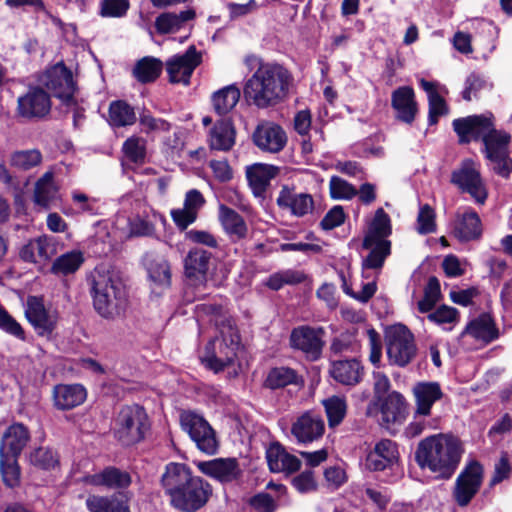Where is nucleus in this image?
Wrapping results in <instances>:
<instances>
[{"mask_svg":"<svg viewBox=\"0 0 512 512\" xmlns=\"http://www.w3.org/2000/svg\"><path fill=\"white\" fill-rule=\"evenodd\" d=\"M25 317L42 336L50 334L56 325V317L45 308L43 300L36 296L27 298Z\"/></svg>","mask_w":512,"mask_h":512,"instance_id":"18","label":"nucleus"},{"mask_svg":"<svg viewBox=\"0 0 512 512\" xmlns=\"http://www.w3.org/2000/svg\"><path fill=\"white\" fill-rule=\"evenodd\" d=\"M41 82L53 96L62 99L66 104L73 100L75 91L73 76L62 62L49 68Z\"/></svg>","mask_w":512,"mask_h":512,"instance_id":"14","label":"nucleus"},{"mask_svg":"<svg viewBox=\"0 0 512 512\" xmlns=\"http://www.w3.org/2000/svg\"><path fill=\"white\" fill-rule=\"evenodd\" d=\"M171 217L180 230H186L189 225L196 221L197 214L183 206V208L171 210Z\"/></svg>","mask_w":512,"mask_h":512,"instance_id":"62","label":"nucleus"},{"mask_svg":"<svg viewBox=\"0 0 512 512\" xmlns=\"http://www.w3.org/2000/svg\"><path fill=\"white\" fill-rule=\"evenodd\" d=\"M463 453V445L457 437L441 433L420 441L415 458L421 468L449 479L458 468Z\"/></svg>","mask_w":512,"mask_h":512,"instance_id":"4","label":"nucleus"},{"mask_svg":"<svg viewBox=\"0 0 512 512\" xmlns=\"http://www.w3.org/2000/svg\"><path fill=\"white\" fill-rule=\"evenodd\" d=\"M386 350L391 365L407 366L417 354L413 334L404 325L392 326L386 333Z\"/></svg>","mask_w":512,"mask_h":512,"instance_id":"10","label":"nucleus"},{"mask_svg":"<svg viewBox=\"0 0 512 512\" xmlns=\"http://www.w3.org/2000/svg\"><path fill=\"white\" fill-rule=\"evenodd\" d=\"M345 221V213L341 206H334L330 209L324 218L320 222V226L324 230H332L340 225H342Z\"/></svg>","mask_w":512,"mask_h":512,"instance_id":"63","label":"nucleus"},{"mask_svg":"<svg viewBox=\"0 0 512 512\" xmlns=\"http://www.w3.org/2000/svg\"><path fill=\"white\" fill-rule=\"evenodd\" d=\"M49 95L41 88H30L18 98V113L22 117H43L50 111Z\"/></svg>","mask_w":512,"mask_h":512,"instance_id":"20","label":"nucleus"},{"mask_svg":"<svg viewBox=\"0 0 512 512\" xmlns=\"http://www.w3.org/2000/svg\"><path fill=\"white\" fill-rule=\"evenodd\" d=\"M11 165L21 169L29 170L38 166L42 161V155L37 149L20 150L11 155Z\"/></svg>","mask_w":512,"mask_h":512,"instance_id":"51","label":"nucleus"},{"mask_svg":"<svg viewBox=\"0 0 512 512\" xmlns=\"http://www.w3.org/2000/svg\"><path fill=\"white\" fill-rule=\"evenodd\" d=\"M287 135L284 129L271 121H261L252 134V141L261 151L279 153L287 144Z\"/></svg>","mask_w":512,"mask_h":512,"instance_id":"15","label":"nucleus"},{"mask_svg":"<svg viewBox=\"0 0 512 512\" xmlns=\"http://www.w3.org/2000/svg\"><path fill=\"white\" fill-rule=\"evenodd\" d=\"M324 329L301 325L292 329L289 344L293 350L301 352L309 361L320 359L324 347Z\"/></svg>","mask_w":512,"mask_h":512,"instance_id":"12","label":"nucleus"},{"mask_svg":"<svg viewBox=\"0 0 512 512\" xmlns=\"http://www.w3.org/2000/svg\"><path fill=\"white\" fill-rule=\"evenodd\" d=\"M208 147L214 151L228 152L236 142V130L228 119H220L213 123L206 132Z\"/></svg>","mask_w":512,"mask_h":512,"instance_id":"21","label":"nucleus"},{"mask_svg":"<svg viewBox=\"0 0 512 512\" xmlns=\"http://www.w3.org/2000/svg\"><path fill=\"white\" fill-rule=\"evenodd\" d=\"M185 239L209 248L218 247L217 238L212 233L205 230L191 229L185 233Z\"/></svg>","mask_w":512,"mask_h":512,"instance_id":"61","label":"nucleus"},{"mask_svg":"<svg viewBox=\"0 0 512 512\" xmlns=\"http://www.w3.org/2000/svg\"><path fill=\"white\" fill-rule=\"evenodd\" d=\"M209 167L219 182H228L233 177L232 168L226 160H211Z\"/></svg>","mask_w":512,"mask_h":512,"instance_id":"64","label":"nucleus"},{"mask_svg":"<svg viewBox=\"0 0 512 512\" xmlns=\"http://www.w3.org/2000/svg\"><path fill=\"white\" fill-rule=\"evenodd\" d=\"M417 232L422 235L430 234L436 231L435 212L433 208L425 204L420 207L417 216Z\"/></svg>","mask_w":512,"mask_h":512,"instance_id":"56","label":"nucleus"},{"mask_svg":"<svg viewBox=\"0 0 512 512\" xmlns=\"http://www.w3.org/2000/svg\"><path fill=\"white\" fill-rule=\"evenodd\" d=\"M325 423L319 414L306 412L292 424L291 434L298 443L309 444L322 438Z\"/></svg>","mask_w":512,"mask_h":512,"instance_id":"16","label":"nucleus"},{"mask_svg":"<svg viewBox=\"0 0 512 512\" xmlns=\"http://www.w3.org/2000/svg\"><path fill=\"white\" fill-rule=\"evenodd\" d=\"M391 104L397 112V118L405 123H412L417 113L414 90L409 86L397 88L392 93Z\"/></svg>","mask_w":512,"mask_h":512,"instance_id":"27","label":"nucleus"},{"mask_svg":"<svg viewBox=\"0 0 512 512\" xmlns=\"http://www.w3.org/2000/svg\"><path fill=\"white\" fill-rule=\"evenodd\" d=\"M292 485L300 493H309L317 489V482L311 470L301 472L292 480Z\"/></svg>","mask_w":512,"mask_h":512,"instance_id":"59","label":"nucleus"},{"mask_svg":"<svg viewBox=\"0 0 512 512\" xmlns=\"http://www.w3.org/2000/svg\"><path fill=\"white\" fill-rule=\"evenodd\" d=\"M90 512H130L128 501L120 495H91L86 500Z\"/></svg>","mask_w":512,"mask_h":512,"instance_id":"36","label":"nucleus"},{"mask_svg":"<svg viewBox=\"0 0 512 512\" xmlns=\"http://www.w3.org/2000/svg\"><path fill=\"white\" fill-rule=\"evenodd\" d=\"M406 408L405 398L398 392H392L386 396L382 405L381 413L386 423L401 421Z\"/></svg>","mask_w":512,"mask_h":512,"instance_id":"44","label":"nucleus"},{"mask_svg":"<svg viewBox=\"0 0 512 512\" xmlns=\"http://www.w3.org/2000/svg\"><path fill=\"white\" fill-rule=\"evenodd\" d=\"M466 331L472 337L485 342H491L498 338V330L492 318L487 314H483L473 320L467 326Z\"/></svg>","mask_w":512,"mask_h":512,"instance_id":"45","label":"nucleus"},{"mask_svg":"<svg viewBox=\"0 0 512 512\" xmlns=\"http://www.w3.org/2000/svg\"><path fill=\"white\" fill-rule=\"evenodd\" d=\"M330 195L333 199H352L357 195V189L346 180L332 176L329 181Z\"/></svg>","mask_w":512,"mask_h":512,"instance_id":"55","label":"nucleus"},{"mask_svg":"<svg viewBox=\"0 0 512 512\" xmlns=\"http://www.w3.org/2000/svg\"><path fill=\"white\" fill-rule=\"evenodd\" d=\"M330 376L338 383L347 386H355L363 378L364 367L356 358L331 361Z\"/></svg>","mask_w":512,"mask_h":512,"instance_id":"22","label":"nucleus"},{"mask_svg":"<svg viewBox=\"0 0 512 512\" xmlns=\"http://www.w3.org/2000/svg\"><path fill=\"white\" fill-rule=\"evenodd\" d=\"M429 102V124L435 125L438 122V118L448 113V107L445 100L440 94L432 95L428 98Z\"/></svg>","mask_w":512,"mask_h":512,"instance_id":"60","label":"nucleus"},{"mask_svg":"<svg viewBox=\"0 0 512 512\" xmlns=\"http://www.w3.org/2000/svg\"><path fill=\"white\" fill-rule=\"evenodd\" d=\"M211 252L202 248H192L184 259L185 274L189 279L203 282L211 265Z\"/></svg>","mask_w":512,"mask_h":512,"instance_id":"26","label":"nucleus"},{"mask_svg":"<svg viewBox=\"0 0 512 512\" xmlns=\"http://www.w3.org/2000/svg\"><path fill=\"white\" fill-rule=\"evenodd\" d=\"M458 317L457 309L446 305L440 306L427 315V319L430 322L442 326L446 331L453 329V326L458 322Z\"/></svg>","mask_w":512,"mask_h":512,"instance_id":"49","label":"nucleus"},{"mask_svg":"<svg viewBox=\"0 0 512 512\" xmlns=\"http://www.w3.org/2000/svg\"><path fill=\"white\" fill-rule=\"evenodd\" d=\"M266 458L269 469L272 472H285L291 474L300 469V460L289 454L280 444L275 443L269 446L266 451Z\"/></svg>","mask_w":512,"mask_h":512,"instance_id":"29","label":"nucleus"},{"mask_svg":"<svg viewBox=\"0 0 512 512\" xmlns=\"http://www.w3.org/2000/svg\"><path fill=\"white\" fill-rule=\"evenodd\" d=\"M363 248L370 251L362 261L363 275L367 278L368 276L365 275L367 270H381L386 258L391 253V242H375L373 245Z\"/></svg>","mask_w":512,"mask_h":512,"instance_id":"38","label":"nucleus"},{"mask_svg":"<svg viewBox=\"0 0 512 512\" xmlns=\"http://www.w3.org/2000/svg\"><path fill=\"white\" fill-rule=\"evenodd\" d=\"M399 460L397 444L390 439L376 442L365 459V467L369 471H383L393 467Z\"/></svg>","mask_w":512,"mask_h":512,"instance_id":"17","label":"nucleus"},{"mask_svg":"<svg viewBox=\"0 0 512 512\" xmlns=\"http://www.w3.org/2000/svg\"><path fill=\"white\" fill-rule=\"evenodd\" d=\"M0 472L7 487L15 488L20 485L21 470L17 456L0 454Z\"/></svg>","mask_w":512,"mask_h":512,"instance_id":"46","label":"nucleus"},{"mask_svg":"<svg viewBox=\"0 0 512 512\" xmlns=\"http://www.w3.org/2000/svg\"><path fill=\"white\" fill-rule=\"evenodd\" d=\"M86 397L87 391L81 384H58L52 391L53 405L62 411L81 405Z\"/></svg>","mask_w":512,"mask_h":512,"instance_id":"23","label":"nucleus"},{"mask_svg":"<svg viewBox=\"0 0 512 512\" xmlns=\"http://www.w3.org/2000/svg\"><path fill=\"white\" fill-rule=\"evenodd\" d=\"M57 188L53 182V173L46 172L36 183L34 201L47 209L57 199Z\"/></svg>","mask_w":512,"mask_h":512,"instance_id":"41","label":"nucleus"},{"mask_svg":"<svg viewBox=\"0 0 512 512\" xmlns=\"http://www.w3.org/2000/svg\"><path fill=\"white\" fill-rule=\"evenodd\" d=\"M29 462L39 469L49 470L58 464V457L50 448L40 447L29 454Z\"/></svg>","mask_w":512,"mask_h":512,"instance_id":"52","label":"nucleus"},{"mask_svg":"<svg viewBox=\"0 0 512 512\" xmlns=\"http://www.w3.org/2000/svg\"><path fill=\"white\" fill-rule=\"evenodd\" d=\"M412 393L415 401L416 417L425 418L430 416L433 405L443 397L440 384L433 381L416 383Z\"/></svg>","mask_w":512,"mask_h":512,"instance_id":"19","label":"nucleus"},{"mask_svg":"<svg viewBox=\"0 0 512 512\" xmlns=\"http://www.w3.org/2000/svg\"><path fill=\"white\" fill-rule=\"evenodd\" d=\"M122 152L130 162L143 164L146 159V140L139 136H131L124 141Z\"/></svg>","mask_w":512,"mask_h":512,"instance_id":"48","label":"nucleus"},{"mask_svg":"<svg viewBox=\"0 0 512 512\" xmlns=\"http://www.w3.org/2000/svg\"><path fill=\"white\" fill-rule=\"evenodd\" d=\"M90 484L109 488H126L131 484L128 472L115 467H108L102 472L87 477Z\"/></svg>","mask_w":512,"mask_h":512,"instance_id":"35","label":"nucleus"},{"mask_svg":"<svg viewBox=\"0 0 512 512\" xmlns=\"http://www.w3.org/2000/svg\"><path fill=\"white\" fill-rule=\"evenodd\" d=\"M298 383L297 372L289 367H275L272 368L265 380V386L270 389L283 388L290 384Z\"/></svg>","mask_w":512,"mask_h":512,"instance_id":"47","label":"nucleus"},{"mask_svg":"<svg viewBox=\"0 0 512 512\" xmlns=\"http://www.w3.org/2000/svg\"><path fill=\"white\" fill-rule=\"evenodd\" d=\"M180 424L201 452L207 455L217 453L219 444L216 433L201 414L184 410L180 413Z\"/></svg>","mask_w":512,"mask_h":512,"instance_id":"8","label":"nucleus"},{"mask_svg":"<svg viewBox=\"0 0 512 512\" xmlns=\"http://www.w3.org/2000/svg\"><path fill=\"white\" fill-rule=\"evenodd\" d=\"M219 220L231 240L238 241L246 237L248 232L246 222L235 210L226 205H220Z\"/></svg>","mask_w":512,"mask_h":512,"instance_id":"31","label":"nucleus"},{"mask_svg":"<svg viewBox=\"0 0 512 512\" xmlns=\"http://www.w3.org/2000/svg\"><path fill=\"white\" fill-rule=\"evenodd\" d=\"M293 84V76L277 63H260L244 85V95L259 109L284 102Z\"/></svg>","mask_w":512,"mask_h":512,"instance_id":"3","label":"nucleus"},{"mask_svg":"<svg viewBox=\"0 0 512 512\" xmlns=\"http://www.w3.org/2000/svg\"><path fill=\"white\" fill-rule=\"evenodd\" d=\"M161 482L171 505L183 512H196L212 494L210 484L194 476L190 468L181 463H169Z\"/></svg>","mask_w":512,"mask_h":512,"instance_id":"2","label":"nucleus"},{"mask_svg":"<svg viewBox=\"0 0 512 512\" xmlns=\"http://www.w3.org/2000/svg\"><path fill=\"white\" fill-rule=\"evenodd\" d=\"M149 430V417L143 407L127 405L121 408L115 420L114 436L122 445L139 443Z\"/></svg>","mask_w":512,"mask_h":512,"instance_id":"7","label":"nucleus"},{"mask_svg":"<svg viewBox=\"0 0 512 512\" xmlns=\"http://www.w3.org/2000/svg\"><path fill=\"white\" fill-rule=\"evenodd\" d=\"M275 174L274 167L270 165L256 163L249 166L246 170V177L253 194L257 197L263 196Z\"/></svg>","mask_w":512,"mask_h":512,"instance_id":"34","label":"nucleus"},{"mask_svg":"<svg viewBox=\"0 0 512 512\" xmlns=\"http://www.w3.org/2000/svg\"><path fill=\"white\" fill-rule=\"evenodd\" d=\"M390 234L391 222L389 215L382 208H378L365 234L362 247L371 246L375 242L389 241L387 237Z\"/></svg>","mask_w":512,"mask_h":512,"instance_id":"32","label":"nucleus"},{"mask_svg":"<svg viewBox=\"0 0 512 512\" xmlns=\"http://www.w3.org/2000/svg\"><path fill=\"white\" fill-rule=\"evenodd\" d=\"M84 255L79 250L68 251L57 257L51 266L55 275L66 276L75 273L83 264Z\"/></svg>","mask_w":512,"mask_h":512,"instance_id":"43","label":"nucleus"},{"mask_svg":"<svg viewBox=\"0 0 512 512\" xmlns=\"http://www.w3.org/2000/svg\"><path fill=\"white\" fill-rule=\"evenodd\" d=\"M484 479L483 466L477 460L469 461L457 476L452 497L459 507H466L479 492Z\"/></svg>","mask_w":512,"mask_h":512,"instance_id":"11","label":"nucleus"},{"mask_svg":"<svg viewBox=\"0 0 512 512\" xmlns=\"http://www.w3.org/2000/svg\"><path fill=\"white\" fill-rule=\"evenodd\" d=\"M202 62V55L195 46H190L183 54H176L166 61L169 82L173 84H190L191 76Z\"/></svg>","mask_w":512,"mask_h":512,"instance_id":"13","label":"nucleus"},{"mask_svg":"<svg viewBox=\"0 0 512 512\" xmlns=\"http://www.w3.org/2000/svg\"><path fill=\"white\" fill-rule=\"evenodd\" d=\"M492 114L473 115L453 121L460 143L482 140L486 157L493 163V171L503 178L512 173L509 144L511 136L496 130Z\"/></svg>","mask_w":512,"mask_h":512,"instance_id":"1","label":"nucleus"},{"mask_svg":"<svg viewBox=\"0 0 512 512\" xmlns=\"http://www.w3.org/2000/svg\"><path fill=\"white\" fill-rule=\"evenodd\" d=\"M450 182L461 192L468 193L477 204L483 205L488 191L480 173V164L467 158L451 173Z\"/></svg>","mask_w":512,"mask_h":512,"instance_id":"9","label":"nucleus"},{"mask_svg":"<svg viewBox=\"0 0 512 512\" xmlns=\"http://www.w3.org/2000/svg\"><path fill=\"white\" fill-rule=\"evenodd\" d=\"M489 86V83L484 77L477 73L470 74L465 81V88L462 92V97L466 101H470L473 96H477V93Z\"/></svg>","mask_w":512,"mask_h":512,"instance_id":"58","label":"nucleus"},{"mask_svg":"<svg viewBox=\"0 0 512 512\" xmlns=\"http://www.w3.org/2000/svg\"><path fill=\"white\" fill-rule=\"evenodd\" d=\"M137 120L134 108L123 100L112 101L108 109V123L114 128L133 125Z\"/></svg>","mask_w":512,"mask_h":512,"instance_id":"37","label":"nucleus"},{"mask_svg":"<svg viewBox=\"0 0 512 512\" xmlns=\"http://www.w3.org/2000/svg\"><path fill=\"white\" fill-rule=\"evenodd\" d=\"M453 234L463 242L480 238L482 223L479 215L472 209H467L463 214H459L454 224Z\"/></svg>","mask_w":512,"mask_h":512,"instance_id":"30","label":"nucleus"},{"mask_svg":"<svg viewBox=\"0 0 512 512\" xmlns=\"http://www.w3.org/2000/svg\"><path fill=\"white\" fill-rule=\"evenodd\" d=\"M139 123L142 127V131L147 135L151 133L168 132L171 129V124L168 121L162 118H156L148 111L140 114Z\"/></svg>","mask_w":512,"mask_h":512,"instance_id":"54","label":"nucleus"},{"mask_svg":"<svg viewBox=\"0 0 512 512\" xmlns=\"http://www.w3.org/2000/svg\"><path fill=\"white\" fill-rule=\"evenodd\" d=\"M277 204L283 209H288L297 216L302 217L312 212L314 201L310 194L296 193L288 187H283L277 197Z\"/></svg>","mask_w":512,"mask_h":512,"instance_id":"25","label":"nucleus"},{"mask_svg":"<svg viewBox=\"0 0 512 512\" xmlns=\"http://www.w3.org/2000/svg\"><path fill=\"white\" fill-rule=\"evenodd\" d=\"M146 268L150 280L160 288H168L171 283L170 265L163 257L147 258Z\"/></svg>","mask_w":512,"mask_h":512,"instance_id":"42","label":"nucleus"},{"mask_svg":"<svg viewBox=\"0 0 512 512\" xmlns=\"http://www.w3.org/2000/svg\"><path fill=\"white\" fill-rule=\"evenodd\" d=\"M221 339L215 338L207 343L201 354V362L214 372L222 371L233 363L240 344V336L231 319L217 323Z\"/></svg>","mask_w":512,"mask_h":512,"instance_id":"6","label":"nucleus"},{"mask_svg":"<svg viewBox=\"0 0 512 512\" xmlns=\"http://www.w3.org/2000/svg\"><path fill=\"white\" fill-rule=\"evenodd\" d=\"M0 330L18 340L25 341L26 333L21 324L0 304Z\"/></svg>","mask_w":512,"mask_h":512,"instance_id":"53","label":"nucleus"},{"mask_svg":"<svg viewBox=\"0 0 512 512\" xmlns=\"http://www.w3.org/2000/svg\"><path fill=\"white\" fill-rule=\"evenodd\" d=\"M30 440V432L22 423H13L4 432L0 441V454L19 457Z\"/></svg>","mask_w":512,"mask_h":512,"instance_id":"24","label":"nucleus"},{"mask_svg":"<svg viewBox=\"0 0 512 512\" xmlns=\"http://www.w3.org/2000/svg\"><path fill=\"white\" fill-rule=\"evenodd\" d=\"M195 18V11L187 9L179 13H162L155 20V28L160 34L176 33Z\"/></svg>","mask_w":512,"mask_h":512,"instance_id":"33","label":"nucleus"},{"mask_svg":"<svg viewBox=\"0 0 512 512\" xmlns=\"http://www.w3.org/2000/svg\"><path fill=\"white\" fill-rule=\"evenodd\" d=\"M197 467L202 473L221 482H231L240 474L237 461L230 458L199 462Z\"/></svg>","mask_w":512,"mask_h":512,"instance_id":"28","label":"nucleus"},{"mask_svg":"<svg viewBox=\"0 0 512 512\" xmlns=\"http://www.w3.org/2000/svg\"><path fill=\"white\" fill-rule=\"evenodd\" d=\"M129 7V0H102L100 14L104 17H122Z\"/></svg>","mask_w":512,"mask_h":512,"instance_id":"57","label":"nucleus"},{"mask_svg":"<svg viewBox=\"0 0 512 512\" xmlns=\"http://www.w3.org/2000/svg\"><path fill=\"white\" fill-rule=\"evenodd\" d=\"M330 427L338 426L346 415V401L338 396H333L323 401Z\"/></svg>","mask_w":512,"mask_h":512,"instance_id":"50","label":"nucleus"},{"mask_svg":"<svg viewBox=\"0 0 512 512\" xmlns=\"http://www.w3.org/2000/svg\"><path fill=\"white\" fill-rule=\"evenodd\" d=\"M93 306L105 319L123 316L129 306L127 289L121 278L104 267H96L88 276Z\"/></svg>","mask_w":512,"mask_h":512,"instance_id":"5","label":"nucleus"},{"mask_svg":"<svg viewBox=\"0 0 512 512\" xmlns=\"http://www.w3.org/2000/svg\"><path fill=\"white\" fill-rule=\"evenodd\" d=\"M163 70V63L160 59L146 56L137 61L134 69V77L141 83L154 82Z\"/></svg>","mask_w":512,"mask_h":512,"instance_id":"40","label":"nucleus"},{"mask_svg":"<svg viewBox=\"0 0 512 512\" xmlns=\"http://www.w3.org/2000/svg\"><path fill=\"white\" fill-rule=\"evenodd\" d=\"M240 95V89L234 84L216 91L212 96L214 111L220 116L226 115L236 106Z\"/></svg>","mask_w":512,"mask_h":512,"instance_id":"39","label":"nucleus"}]
</instances>
